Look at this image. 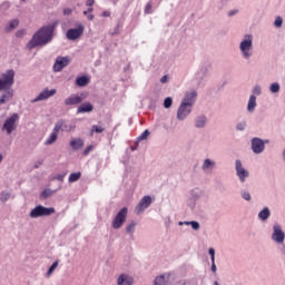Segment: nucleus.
<instances>
[{
  "label": "nucleus",
  "instance_id": "f257e3e1",
  "mask_svg": "<svg viewBox=\"0 0 285 285\" xmlns=\"http://www.w3.org/2000/svg\"><path fill=\"white\" fill-rule=\"evenodd\" d=\"M55 28H57V22L45 26L39 29L27 43L29 50H35L39 46H46L52 41V35H55Z\"/></svg>",
  "mask_w": 285,
  "mask_h": 285
},
{
  "label": "nucleus",
  "instance_id": "f03ea898",
  "mask_svg": "<svg viewBox=\"0 0 285 285\" xmlns=\"http://www.w3.org/2000/svg\"><path fill=\"white\" fill-rule=\"evenodd\" d=\"M12 86H14V70L9 69L1 73L0 77V92H2V90L4 91L0 96V106L8 104V101H11L12 97H14V90L12 89Z\"/></svg>",
  "mask_w": 285,
  "mask_h": 285
},
{
  "label": "nucleus",
  "instance_id": "7ed1b4c3",
  "mask_svg": "<svg viewBox=\"0 0 285 285\" xmlns=\"http://www.w3.org/2000/svg\"><path fill=\"white\" fill-rule=\"evenodd\" d=\"M254 39L255 37H253V35L247 33L243 37L238 45L240 57L245 61H250V59H253V56L255 55V48L253 45Z\"/></svg>",
  "mask_w": 285,
  "mask_h": 285
},
{
  "label": "nucleus",
  "instance_id": "20e7f679",
  "mask_svg": "<svg viewBox=\"0 0 285 285\" xmlns=\"http://www.w3.org/2000/svg\"><path fill=\"white\" fill-rule=\"evenodd\" d=\"M17 128H19V114L14 112L4 119L1 130L6 135H12Z\"/></svg>",
  "mask_w": 285,
  "mask_h": 285
},
{
  "label": "nucleus",
  "instance_id": "39448f33",
  "mask_svg": "<svg viewBox=\"0 0 285 285\" xmlns=\"http://www.w3.org/2000/svg\"><path fill=\"white\" fill-rule=\"evenodd\" d=\"M56 210L53 207H43L42 205L36 206L31 209L29 217L31 219H37L39 217H50V215H55Z\"/></svg>",
  "mask_w": 285,
  "mask_h": 285
},
{
  "label": "nucleus",
  "instance_id": "423d86ee",
  "mask_svg": "<svg viewBox=\"0 0 285 285\" xmlns=\"http://www.w3.org/2000/svg\"><path fill=\"white\" fill-rule=\"evenodd\" d=\"M126 219H128V207H122L111 222L112 229L119 230L126 224Z\"/></svg>",
  "mask_w": 285,
  "mask_h": 285
},
{
  "label": "nucleus",
  "instance_id": "0eeeda50",
  "mask_svg": "<svg viewBox=\"0 0 285 285\" xmlns=\"http://www.w3.org/2000/svg\"><path fill=\"white\" fill-rule=\"evenodd\" d=\"M250 144H252V151L254 153V155H262V153L266 150V144H269V141L263 140L262 138H258V137H254L250 140Z\"/></svg>",
  "mask_w": 285,
  "mask_h": 285
},
{
  "label": "nucleus",
  "instance_id": "6e6552de",
  "mask_svg": "<svg viewBox=\"0 0 285 285\" xmlns=\"http://www.w3.org/2000/svg\"><path fill=\"white\" fill-rule=\"evenodd\" d=\"M86 96L83 94H71L63 100V104L67 108H75V106H79V104L83 102Z\"/></svg>",
  "mask_w": 285,
  "mask_h": 285
},
{
  "label": "nucleus",
  "instance_id": "1a4fd4ad",
  "mask_svg": "<svg viewBox=\"0 0 285 285\" xmlns=\"http://www.w3.org/2000/svg\"><path fill=\"white\" fill-rule=\"evenodd\" d=\"M190 112H193V106L180 102L176 118L178 119V121H186V119H188V117L190 116Z\"/></svg>",
  "mask_w": 285,
  "mask_h": 285
},
{
  "label": "nucleus",
  "instance_id": "9d476101",
  "mask_svg": "<svg viewBox=\"0 0 285 285\" xmlns=\"http://www.w3.org/2000/svg\"><path fill=\"white\" fill-rule=\"evenodd\" d=\"M272 239L276 244H284L285 234H284V230H282V225L275 224L273 226Z\"/></svg>",
  "mask_w": 285,
  "mask_h": 285
},
{
  "label": "nucleus",
  "instance_id": "9b49d317",
  "mask_svg": "<svg viewBox=\"0 0 285 285\" xmlns=\"http://www.w3.org/2000/svg\"><path fill=\"white\" fill-rule=\"evenodd\" d=\"M53 128L58 132H72V130H75V128H77V126L68 125L66 119H59V120H57V122H56Z\"/></svg>",
  "mask_w": 285,
  "mask_h": 285
},
{
  "label": "nucleus",
  "instance_id": "f8f14e48",
  "mask_svg": "<svg viewBox=\"0 0 285 285\" xmlns=\"http://www.w3.org/2000/svg\"><path fill=\"white\" fill-rule=\"evenodd\" d=\"M235 170L239 181L244 184V181H246V178L248 177L249 174H248V170L244 168V165H242V160L237 159L235 161Z\"/></svg>",
  "mask_w": 285,
  "mask_h": 285
},
{
  "label": "nucleus",
  "instance_id": "ddd939ff",
  "mask_svg": "<svg viewBox=\"0 0 285 285\" xmlns=\"http://www.w3.org/2000/svg\"><path fill=\"white\" fill-rule=\"evenodd\" d=\"M150 204H153V197L144 196L135 208L136 215H141V213H144V210H146Z\"/></svg>",
  "mask_w": 285,
  "mask_h": 285
},
{
  "label": "nucleus",
  "instance_id": "4468645a",
  "mask_svg": "<svg viewBox=\"0 0 285 285\" xmlns=\"http://www.w3.org/2000/svg\"><path fill=\"white\" fill-rule=\"evenodd\" d=\"M70 63V59L68 57H57L52 70L53 72H61L63 68H66Z\"/></svg>",
  "mask_w": 285,
  "mask_h": 285
},
{
  "label": "nucleus",
  "instance_id": "2eb2a0df",
  "mask_svg": "<svg viewBox=\"0 0 285 285\" xmlns=\"http://www.w3.org/2000/svg\"><path fill=\"white\" fill-rule=\"evenodd\" d=\"M83 24H78L76 29H69L67 31V39H69V41H75L76 39H79V37L83 35Z\"/></svg>",
  "mask_w": 285,
  "mask_h": 285
},
{
  "label": "nucleus",
  "instance_id": "dca6fc26",
  "mask_svg": "<svg viewBox=\"0 0 285 285\" xmlns=\"http://www.w3.org/2000/svg\"><path fill=\"white\" fill-rule=\"evenodd\" d=\"M55 95H57V89H45L38 95V97L31 100V104H37V101H46V99H50V97H55Z\"/></svg>",
  "mask_w": 285,
  "mask_h": 285
},
{
  "label": "nucleus",
  "instance_id": "f3484780",
  "mask_svg": "<svg viewBox=\"0 0 285 285\" xmlns=\"http://www.w3.org/2000/svg\"><path fill=\"white\" fill-rule=\"evenodd\" d=\"M173 273H164L155 278L154 285H169L173 283Z\"/></svg>",
  "mask_w": 285,
  "mask_h": 285
},
{
  "label": "nucleus",
  "instance_id": "a211bd4d",
  "mask_svg": "<svg viewBox=\"0 0 285 285\" xmlns=\"http://www.w3.org/2000/svg\"><path fill=\"white\" fill-rule=\"evenodd\" d=\"M195 101H197V90L191 89L185 94L181 104H187V106H191L194 108Z\"/></svg>",
  "mask_w": 285,
  "mask_h": 285
},
{
  "label": "nucleus",
  "instance_id": "6ab92c4d",
  "mask_svg": "<svg viewBox=\"0 0 285 285\" xmlns=\"http://www.w3.org/2000/svg\"><path fill=\"white\" fill-rule=\"evenodd\" d=\"M215 168H217V163L210 158H206L204 161H203V165H202V170L204 173H210V170H215Z\"/></svg>",
  "mask_w": 285,
  "mask_h": 285
},
{
  "label": "nucleus",
  "instance_id": "aec40b11",
  "mask_svg": "<svg viewBox=\"0 0 285 285\" xmlns=\"http://www.w3.org/2000/svg\"><path fill=\"white\" fill-rule=\"evenodd\" d=\"M135 284V278L128 274H120L117 278V285H132Z\"/></svg>",
  "mask_w": 285,
  "mask_h": 285
},
{
  "label": "nucleus",
  "instance_id": "412c9836",
  "mask_svg": "<svg viewBox=\"0 0 285 285\" xmlns=\"http://www.w3.org/2000/svg\"><path fill=\"white\" fill-rule=\"evenodd\" d=\"M207 124H208V117H206V115H199L194 120L195 128H198V129L204 128L205 126H207Z\"/></svg>",
  "mask_w": 285,
  "mask_h": 285
},
{
  "label": "nucleus",
  "instance_id": "4be33fe9",
  "mask_svg": "<svg viewBox=\"0 0 285 285\" xmlns=\"http://www.w3.org/2000/svg\"><path fill=\"white\" fill-rule=\"evenodd\" d=\"M95 110V106L90 102H83L81 104L77 109V115H81L83 112H92Z\"/></svg>",
  "mask_w": 285,
  "mask_h": 285
},
{
  "label": "nucleus",
  "instance_id": "5701e85b",
  "mask_svg": "<svg viewBox=\"0 0 285 285\" xmlns=\"http://www.w3.org/2000/svg\"><path fill=\"white\" fill-rule=\"evenodd\" d=\"M256 108H257V97H255V95H250L247 104V112H255Z\"/></svg>",
  "mask_w": 285,
  "mask_h": 285
},
{
  "label": "nucleus",
  "instance_id": "b1692460",
  "mask_svg": "<svg viewBox=\"0 0 285 285\" xmlns=\"http://www.w3.org/2000/svg\"><path fill=\"white\" fill-rule=\"evenodd\" d=\"M58 137H59V131H56V129L53 128L52 132L50 134L48 139L45 141V146H52V144L57 141Z\"/></svg>",
  "mask_w": 285,
  "mask_h": 285
},
{
  "label": "nucleus",
  "instance_id": "393cba45",
  "mask_svg": "<svg viewBox=\"0 0 285 285\" xmlns=\"http://www.w3.org/2000/svg\"><path fill=\"white\" fill-rule=\"evenodd\" d=\"M69 145L72 148V150H81V147L83 146V139L75 138L70 140Z\"/></svg>",
  "mask_w": 285,
  "mask_h": 285
},
{
  "label": "nucleus",
  "instance_id": "a878e982",
  "mask_svg": "<svg viewBox=\"0 0 285 285\" xmlns=\"http://www.w3.org/2000/svg\"><path fill=\"white\" fill-rule=\"evenodd\" d=\"M271 217V208L264 207L259 213H258V219L261 222H266Z\"/></svg>",
  "mask_w": 285,
  "mask_h": 285
},
{
  "label": "nucleus",
  "instance_id": "bb28decb",
  "mask_svg": "<svg viewBox=\"0 0 285 285\" xmlns=\"http://www.w3.org/2000/svg\"><path fill=\"white\" fill-rule=\"evenodd\" d=\"M17 28H19V21L17 19L10 20L8 26L4 27V32H12Z\"/></svg>",
  "mask_w": 285,
  "mask_h": 285
},
{
  "label": "nucleus",
  "instance_id": "cd10ccee",
  "mask_svg": "<svg viewBox=\"0 0 285 285\" xmlns=\"http://www.w3.org/2000/svg\"><path fill=\"white\" fill-rule=\"evenodd\" d=\"M89 82H90V79H88V77L86 76L76 78V86H79L80 88L88 86Z\"/></svg>",
  "mask_w": 285,
  "mask_h": 285
},
{
  "label": "nucleus",
  "instance_id": "c85d7f7f",
  "mask_svg": "<svg viewBox=\"0 0 285 285\" xmlns=\"http://www.w3.org/2000/svg\"><path fill=\"white\" fill-rule=\"evenodd\" d=\"M57 193V190H52L50 188H46L40 194V199H48L49 197H52Z\"/></svg>",
  "mask_w": 285,
  "mask_h": 285
},
{
  "label": "nucleus",
  "instance_id": "c756f323",
  "mask_svg": "<svg viewBox=\"0 0 285 285\" xmlns=\"http://www.w3.org/2000/svg\"><path fill=\"white\" fill-rule=\"evenodd\" d=\"M137 228V222L131 220L127 227H126V233L127 235H135V230Z\"/></svg>",
  "mask_w": 285,
  "mask_h": 285
},
{
  "label": "nucleus",
  "instance_id": "7c9ffc66",
  "mask_svg": "<svg viewBox=\"0 0 285 285\" xmlns=\"http://www.w3.org/2000/svg\"><path fill=\"white\" fill-rule=\"evenodd\" d=\"M79 179H81V171L70 174L68 181L69 184H75V181H79Z\"/></svg>",
  "mask_w": 285,
  "mask_h": 285
},
{
  "label": "nucleus",
  "instance_id": "2f4dec72",
  "mask_svg": "<svg viewBox=\"0 0 285 285\" xmlns=\"http://www.w3.org/2000/svg\"><path fill=\"white\" fill-rule=\"evenodd\" d=\"M240 197L245 202H250L253 199V196H250V191H248L246 189L240 190Z\"/></svg>",
  "mask_w": 285,
  "mask_h": 285
},
{
  "label": "nucleus",
  "instance_id": "473e14b6",
  "mask_svg": "<svg viewBox=\"0 0 285 285\" xmlns=\"http://www.w3.org/2000/svg\"><path fill=\"white\" fill-rule=\"evenodd\" d=\"M279 90H281V87H279L278 82H273L269 86V92H272L273 95H276V92H279Z\"/></svg>",
  "mask_w": 285,
  "mask_h": 285
},
{
  "label": "nucleus",
  "instance_id": "72a5a7b5",
  "mask_svg": "<svg viewBox=\"0 0 285 285\" xmlns=\"http://www.w3.org/2000/svg\"><path fill=\"white\" fill-rule=\"evenodd\" d=\"M57 266H59V261L53 262L52 265L49 267L47 272V277H50V275L55 273V271L57 269Z\"/></svg>",
  "mask_w": 285,
  "mask_h": 285
},
{
  "label": "nucleus",
  "instance_id": "f704fd0d",
  "mask_svg": "<svg viewBox=\"0 0 285 285\" xmlns=\"http://www.w3.org/2000/svg\"><path fill=\"white\" fill-rule=\"evenodd\" d=\"M150 136V131L146 129L140 136L137 137L138 141H146L148 137Z\"/></svg>",
  "mask_w": 285,
  "mask_h": 285
},
{
  "label": "nucleus",
  "instance_id": "c9c22d12",
  "mask_svg": "<svg viewBox=\"0 0 285 285\" xmlns=\"http://www.w3.org/2000/svg\"><path fill=\"white\" fill-rule=\"evenodd\" d=\"M236 130L238 132H244V130H246V121H239L236 124Z\"/></svg>",
  "mask_w": 285,
  "mask_h": 285
},
{
  "label": "nucleus",
  "instance_id": "e433bc0d",
  "mask_svg": "<svg viewBox=\"0 0 285 285\" xmlns=\"http://www.w3.org/2000/svg\"><path fill=\"white\" fill-rule=\"evenodd\" d=\"M8 199H10V193L9 191H1L0 202H2V204H6V202H8Z\"/></svg>",
  "mask_w": 285,
  "mask_h": 285
},
{
  "label": "nucleus",
  "instance_id": "4c0bfd02",
  "mask_svg": "<svg viewBox=\"0 0 285 285\" xmlns=\"http://www.w3.org/2000/svg\"><path fill=\"white\" fill-rule=\"evenodd\" d=\"M252 92L254 97H259V95H262V86L259 85L254 86V88L252 89Z\"/></svg>",
  "mask_w": 285,
  "mask_h": 285
},
{
  "label": "nucleus",
  "instance_id": "58836bf2",
  "mask_svg": "<svg viewBox=\"0 0 285 285\" xmlns=\"http://www.w3.org/2000/svg\"><path fill=\"white\" fill-rule=\"evenodd\" d=\"M104 130H106V128L101 127V126H98V125H94L91 127V132H98V134H101L104 132Z\"/></svg>",
  "mask_w": 285,
  "mask_h": 285
},
{
  "label": "nucleus",
  "instance_id": "ea45409f",
  "mask_svg": "<svg viewBox=\"0 0 285 285\" xmlns=\"http://www.w3.org/2000/svg\"><path fill=\"white\" fill-rule=\"evenodd\" d=\"M190 196L194 198V199H199V197H202V190L199 189H194L190 191Z\"/></svg>",
  "mask_w": 285,
  "mask_h": 285
},
{
  "label": "nucleus",
  "instance_id": "a19ab883",
  "mask_svg": "<svg viewBox=\"0 0 285 285\" xmlns=\"http://www.w3.org/2000/svg\"><path fill=\"white\" fill-rule=\"evenodd\" d=\"M284 23V19L282 17H277L274 21L275 28H282V24Z\"/></svg>",
  "mask_w": 285,
  "mask_h": 285
},
{
  "label": "nucleus",
  "instance_id": "79ce46f5",
  "mask_svg": "<svg viewBox=\"0 0 285 285\" xmlns=\"http://www.w3.org/2000/svg\"><path fill=\"white\" fill-rule=\"evenodd\" d=\"M171 106H173V98L167 97V98L164 100V108H170Z\"/></svg>",
  "mask_w": 285,
  "mask_h": 285
},
{
  "label": "nucleus",
  "instance_id": "37998d69",
  "mask_svg": "<svg viewBox=\"0 0 285 285\" xmlns=\"http://www.w3.org/2000/svg\"><path fill=\"white\" fill-rule=\"evenodd\" d=\"M145 14H153V3L148 2L145 7Z\"/></svg>",
  "mask_w": 285,
  "mask_h": 285
},
{
  "label": "nucleus",
  "instance_id": "c03bdc74",
  "mask_svg": "<svg viewBox=\"0 0 285 285\" xmlns=\"http://www.w3.org/2000/svg\"><path fill=\"white\" fill-rule=\"evenodd\" d=\"M189 224H190V226H191L193 230H199L200 225H199V223H198V222H196V220H191Z\"/></svg>",
  "mask_w": 285,
  "mask_h": 285
},
{
  "label": "nucleus",
  "instance_id": "a18cd8bd",
  "mask_svg": "<svg viewBox=\"0 0 285 285\" xmlns=\"http://www.w3.org/2000/svg\"><path fill=\"white\" fill-rule=\"evenodd\" d=\"M139 140L138 139H136V141L134 142V146H131V148H130V150L132 151V153H135V150H137V148H139Z\"/></svg>",
  "mask_w": 285,
  "mask_h": 285
},
{
  "label": "nucleus",
  "instance_id": "49530a36",
  "mask_svg": "<svg viewBox=\"0 0 285 285\" xmlns=\"http://www.w3.org/2000/svg\"><path fill=\"white\" fill-rule=\"evenodd\" d=\"M92 148H94L92 145H89L88 147H86V149L83 150V155H85V156L90 155Z\"/></svg>",
  "mask_w": 285,
  "mask_h": 285
},
{
  "label": "nucleus",
  "instance_id": "de8ad7c7",
  "mask_svg": "<svg viewBox=\"0 0 285 285\" xmlns=\"http://www.w3.org/2000/svg\"><path fill=\"white\" fill-rule=\"evenodd\" d=\"M212 262H215V248L210 247L208 250Z\"/></svg>",
  "mask_w": 285,
  "mask_h": 285
},
{
  "label": "nucleus",
  "instance_id": "09e8293b",
  "mask_svg": "<svg viewBox=\"0 0 285 285\" xmlns=\"http://www.w3.org/2000/svg\"><path fill=\"white\" fill-rule=\"evenodd\" d=\"M65 177H66V174H59L55 177V179H57L58 181H63Z\"/></svg>",
  "mask_w": 285,
  "mask_h": 285
},
{
  "label": "nucleus",
  "instance_id": "8fccbe9b",
  "mask_svg": "<svg viewBox=\"0 0 285 285\" xmlns=\"http://www.w3.org/2000/svg\"><path fill=\"white\" fill-rule=\"evenodd\" d=\"M86 6H88V8H92L95 6V0H87Z\"/></svg>",
  "mask_w": 285,
  "mask_h": 285
},
{
  "label": "nucleus",
  "instance_id": "3c124183",
  "mask_svg": "<svg viewBox=\"0 0 285 285\" xmlns=\"http://www.w3.org/2000/svg\"><path fill=\"white\" fill-rule=\"evenodd\" d=\"M43 165V160H38L35 163L33 168H39Z\"/></svg>",
  "mask_w": 285,
  "mask_h": 285
},
{
  "label": "nucleus",
  "instance_id": "603ef678",
  "mask_svg": "<svg viewBox=\"0 0 285 285\" xmlns=\"http://www.w3.org/2000/svg\"><path fill=\"white\" fill-rule=\"evenodd\" d=\"M63 14L65 16L72 14V9H70V8L63 9Z\"/></svg>",
  "mask_w": 285,
  "mask_h": 285
},
{
  "label": "nucleus",
  "instance_id": "864d4df0",
  "mask_svg": "<svg viewBox=\"0 0 285 285\" xmlns=\"http://www.w3.org/2000/svg\"><path fill=\"white\" fill-rule=\"evenodd\" d=\"M168 82V76H163L160 78V83H167Z\"/></svg>",
  "mask_w": 285,
  "mask_h": 285
},
{
  "label": "nucleus",
  "instance_id": "5fc2aeb1",
  "mask_svg": "<svg viewBox=\"0 0 285 285\" xmlns=\"http://www.w3.org/2000/svg\"><path fill=\"white\" fill-rule=\"evenodd\" d=\"M212 272L217 273V265H215V261H212Z\"/></svg>",
  "mask_w": 285,
  "mask_h": 285
},
{
  "label": "nucleus",
  "instance_id": "6e6d98bb",
  "mask_svg": "<svg viewBox=\"0 0 285 285\" xmlns=\"http://www.w3.org/2000/svg\"><path fill=\"white\" fill-rule=\"evenodd\" d=\"M87 19L88 21H92L95 19V14L92 13L87 14Z\"/></svg>",
  "mask_w": 285,
  "mask_h": 285
},
{
  "label": "nucleus",
  "instance_id": "4d7b16f0",
  "mask_svg": "<svg viewBox=\"0 0 285 285\" xmlns=\"http://www.w3.org/2000/svg\"><path fill=\"white\" fill-rule=\"evenodd\" d=\"M178 224L179 226H184V224L185 226H190V222H179Z\"/></svg>",
  "mask_w": 285,
  "mask_h": 285
},
{
  "label": "nucleus",
  "instance_id": "13d9d810",
  "mask_svg": "<svg viewBox=\"0 0 285 285\" xmlns=\"http://www.w3.org/2000/svg\"><path fill=\"white\" fill-rule=\"evenodd\" d=\"M101 17H110V11H104V12L101 13Z\"/></svg>",
  "mask_w": 285,
  "mask_h": 285
},
{
  "label": "nucleus",
  "instance_id": "bf43d9fd",
  "mask_svg": "<svg viewBox=\"0 0 285 285\" xmlns=\"http://www.w3.org/2000/svg\"><path fill=\"white\" fill-rule=\"evenodd\" d=\"M235 14H237V11H235V10L228 12V17H233Z\"/></svg>",
  "mask_w": 285,
  "mask_h": 285
},
{
  "label": "nucleus",
  "instance_id": "052dcab7",
  "mask_svg": "<svg viewBox=\"0 0 285 285\" xmlns=\"http://www.w3.org/2000/svg\"><path fill=\"white\" fill-rule=\"evenodd\" d=\"M209 68H210V65H206L204 68V72H208Z\"/></svg>",
  "mask_w": 285,
  "mask_h": 285
},
{
  "label": "nucleus",
  "instance_id": "680f3d73",
  "mask_svg": "<svg viewBox=\"0 0 285 285\" xmlns=\"http://www.w3.org/2000/svg\"><path fill=\"white\" fill-rule=\"evenodd\" d=\"M95 11V8H92V7H89L88 8V10H87V12L90 14V12H94Z\"/></svg>",
  "mask_w": 285,
  "mask_h": 285
},
{
  "label": "nucleus",
  "instance_id": "e2e57ef3",
  "mask_svg": "<svg viewBox=\"0 0 285 285\" xmlns=\"http://www.w3.org/2000/svg\"><path fill=\"white\" fill-rule=\"evenodd\" d=\"M82 14H83L85 17H88V14H90V13H88V11L86 10V11L82 12Z\"/></svg>",
  "mask_w": 285,
  "mask_h": 285
},
{
  "label": "nucleus",
  "instance_id": "0e129e2a",
  "mask_svg": "<svg viewBox=\"0 0 285 285\" xmlns=\"http://www.w3.org/2000/svg\"><path fill=\"white\" fill-rule=\"evenodd\" d=\"M3 161V155L0 154V164Z\"/></svg>",
  "mask_w": 285,
  "mask_h": 285
},
{
  "label": "nucleus",
  "instance_id": "69168bd1",
  "mask_svg": "<svg viewBox=\"0 0 285 285\" xmlns=\"http://www.w3.org/2000/svg\"><path fill=\"white\" fill-rule=\"evenodd\" d=\"M213 285H219V283L217 281H215Z\"/></svg>",
  "mask_w": 285,
  "mask_h": 285
}]
</instances>
